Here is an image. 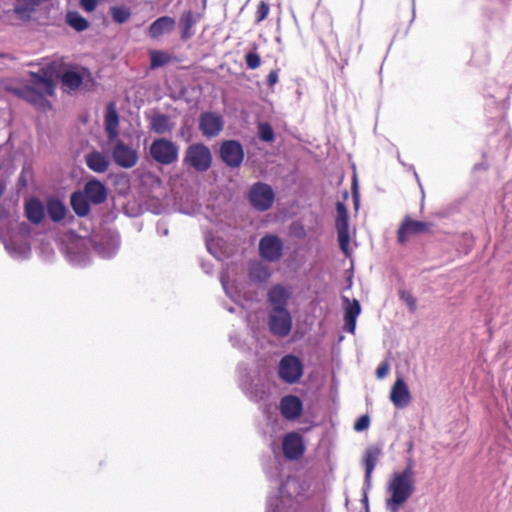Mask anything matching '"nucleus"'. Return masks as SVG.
<instances>
[{
	"label": "nucleus",
	"mask_w": 512,
	"mask_h": 512,
	"mask_svg": "<svg viewBox=\"0 0 512 512\" xmlns=\"http://www.w3.org/2000/svg\"><path fill=\"white\" fill-rule=\"evenodd\" d=\"M387 490L390 497L386 499V507L391 512H398L415 490V478H411L410 470L395 471L389 480Z\"/></svg>",
	"instance_id": "obj_1"
},
{
	"label": "nucleus",
	"mask_w": 512,
	"mask_h": 512,
	"mask_svg": "<svg viewBox=\"0 0 512 512\" xmlns=\"http://www.w3.org/2000/svg\"><path fill=\"white\" fill-rule=\"evenodd\" d=\"M213 156L211 150L204 144H192L187 147L183 164L198 172L207 171L212 167Z\"/></svg>",
	"instance_id": "obj_2"
},
{
	"label": "nucleus",
	"mask_w": 512,
	"mask_h": 512,
	"mask_svg": "<svg viewBox=\"0 0 512 512\" xmlns=\"http://www.w3.org/2000/svg\"><path fill=\"white\" fill-rule=\"evenodd\" d=\"M178 147L175 142L159 138L152 141L150 145V156L160 165H171L177 161Z\"/></svg>",
	"instance_id": "obj_3"
},
{
	"label": "nucleus",
	"mask_w": 512,
	"mask_h": 512,
	"mask_svg": "<svg viewBox=\"0 0 512 512\" xmlns=\"http://www.w3.org/2000/svg\"><path fill=\"white\" fill-rule=\"evenodd\" d=\"M303 375V363L298 356L293 354L284 355L278 365L279 379L294 384L300 381Z\"/></svg>",
	"instance_id": "obj_4"
},
{
	"label": "nucleus",
	"mask_w": 512,
	"mask_h": 512,
	"mask_svg": "<svg viewBox=\"0 0 512 512\" xmlns=\"http://www.w3.org/2000/svg\"><path fill=\"white\" fill-rule=\"evenodd\" d=\"M273 188L265 182H255L249 190V200L251 205L260 211H265L273 206L274 201Z\"/></svg>",
	"instance_id": "obj_5"
},
{
	"label": "nucleus",
	"mask_w": 512,
	"mask_h": 512,
	"mask_svg": "<svg viewBox=\"0 0 512 512\" xmlns=\"http://www.w3.org/2000/svg\"><path fill=\"white\" fill-rule=\"evenodd\" d=\"M434 225L430 222H421L406 216L397 230V240L400 244L407 243L410 236L432 234Z\"/></svg>",
	"instance_id": "obj_6"
},
{
	"label": "nucleus",
	"mask_w": 512,
	"mask_h": 512,
	"mask_svg": "<svg viewBox=\"0 0 512 512\" xmlns=\"http://www.w3.org/2000/svg\"><path fill=\"white\" fill-rule=\"evenodd\" d=\"M245 152L238 140H225L220 146V158L228 167L239 168L244 160Z\"/></svg>",
	"instance_id": "obj_7"
},
{
	"label": "nucleus",
	"mask_w": 512,
	"mask_h": 512,
	"mask_svg": "<svg viewBox=\"0 0 512 512\" xmlns=\"http://www.w3.org/2000/svg\"><path fill=\"white\" fill-rule=\"evenodd\" d=\"M268 325L273 335L285 337L291 333L292 316L288 310H271L268 316Z\"/></svg>",
	"instance_id": "obj_8"
},
{
	"label": "nucleus",
	"mask_w": 512,
	"mask_h": 512,
	"mask_svg": "<svg viewBox=\"0 0 512 512\" xmlns=\"http://www.w3.org/2000/svg\"><path fill=\"white\" fill-rule=\"evenodd\" d=\"M259 254L265 261H279L283 254V243L280 237L267 234L259 240Z\"/></svg>",
	"instance_id": "obj_9"
},
{
	"label": "nucleus",
	"mask_w": 512,
	"mask_h": 512,
	"mask_svg": "<svg viewBox=\"0 0 512 512\" xmlns=\"http://www.w3.org/2000/svg\"><path fill=\"white\" fill-rule=\"evenodd\" d=\"M224 120L221 114L212 111L202 112L199 118V129L204 137L214 138L221 134Z\"/></svg>",
	"instance_id": "obj_10"
},
{
	"label": "nucleus",
	"mask_w": 512,
	"mask_h": 512,
	"mask_svg": "<svg viewBox=\"0 0 512 512\" xmlns=\"http://www.w3.org/2000/svg\"><path fill=\"white\" fill-rule=\"evenodd\" d=\"M282 452L289 460H298L304 455L305 444L298 432H288L282 439Z\"/></svg>",
	"instance_id": "obj_11"
},
{
	"label": "nucleus",
	"mask_w": 512,
	"mask_h": 512,
	"mask_svg": "<svg viewBox=\"0 0 512 512\" xmlns=\"http://www.w3.org/2000/svg\"><path fill=\"white\" fill-rule=\"evenodd\" d=\"M112 157L116 165L123 168H132L138 161L137 151L125 145L121 140L117 141L112 151Z\"/></svg>",
	"instance_id": "obj_12"
},
{
	"label": "nucleus",
	"mask_w": 512,
	"mask_h": 512,
	"mask_svg": "<svg viewBox=\"0 0 512 512\" xmlns=\"http://www.w3.org/2000/svg\"><path fill=\"white\" fill-rule=\"evenodd\" d=\"M85 78H91V72L83 66H71L69 64L61 81L63 86L69 90H76L81 87Z\"/></svg>",
	"instance_id": "obj_13"
},
{
	"label": "nucleus",
	"mask_w": 512,
	"mask_h": 512,
	"mask_svg": "<svg viewBox=\"0 0 512 512\" xmlns=\"http://www.w3.org/2000/svg\"><path fill=\"white\" fill-rule=\"evenodd\" d=\"M291 293L281 284L272 285L267 293V302L272 305V310H288L287 305Z\"/></svg>",
	"instance_id": "obj_14"
},
{
	"label": "nucleus",
	"mask_w": 512,
	"mask_h": 512,
	"mask_svg": "<svg viewBox=\"0 0 512 512\" xmlns=\"http://www.w3.org/2000/svg\"><path fill=\"white\" fill-rule=\"evenodd\" d=\"M30 85L44 94L45 97L46 95H53L55 92V83L50 79L45 68L40 69L39 72L30 73Z\"/></svg>",
	"instance_id": "obj_15"
},
{
	"label": "nucleus",
	"mask_w": 512,
	"mask_h": 512,
	"mask_svg": "<svg viewBox=\"0 0 512 512\" xmlns=\"http://www.w3.org/2000/svg\"><path fill=\"white\" fill-rule=\"evenodd\" d=\"M303 411V404L297 396H285L280 400L281 416L288 420L298 419Z\"/></svg>",
	"instance_id": "obj_16"
},
{
	"label": "nucleus",
	"mask_w": 512,
	"mask_h": 512,
	"mask_svg": "<svg viewBox=\"0 0 512 512\" xmlns=\"http://www.w3.org/2000/svg\"><path fill=\"white\" fill-rule=\"evenodd\" d=\"M390 399L396 408H405L411 402V393L407 384L402 378H398L394 383Z\"/></svg>",
	"instance_id": "obj_17"
},
{
	"label": "nucleus",
	"mask_w": 512,
	"mask_h": 512,
	"mask_svg": "<svg viewBox=\"0 0 512 512\" xmlns=\"http://www.w3.org/2000/svg\"><path fill=\"white\" fill-rule=\"evenodd\" d=\"M84 193L89 202L95 205L104 203L108 196L106 187L97 179H91L85 183Z\"/></svg>",
	"instance_id": "obj_18"
},
{
	"label": "nucleus",
	"mask_w": 512,
	"mask_h": 512,
	"mask_svg": "<svg viewBox=\"0 0 512 512\" xmlns=\"http://www.w3.org/2000/svg\"><path fill=\"white\" fill-rule=\"evenodd\" d=\"M347 304L344 310V329L351 334L355 333L357 318L361 312V306L355 298L350 302L348 297H344Z\"/></svg>",
	"instance_id": "obj_19"
},
{
	"label": "nucleus",
	"mask_w": 512,
	"mask_h": 512,
	"mask_svg": "<svg viewBox=\"0 0 512 512\" xmlns=\"http://www.w3.org/2000/svg\"><path fill=\"white\" fill-rule=\"evenodd\" d=\"M382 455V446L371 445L364 453L363 462L365 467V480L366 483H371L372 473L377 466V461Z\"/></svg>",
	"instance_id": "obj_20"
},
{
	"label": "nucleus",
	"mask_w": 512,
	"mask_h": 512,
	"mask_svg": "<svg viewBox=\"0 0 512 512\" xmlns=\"http://www.w3.org/2000/svg\"><path fill=\"white\" fill-rule=\"evenodd\" d=\"M175 26L176 21L173 17L168 15L160 16L151 23L148 33L151 39H159L162 34L173 31Z\"/></svg>",
	"instance_id": "obj_21"
},
{
	"label": "nucleus",
	"mask_w": 512,
	"mask_h": 512,
	"mask_svg": "<svg viewBox=\"0 0 512 512\" xmlns=\"http://www.w3.org/2000/svg\"><path fill=\"white\" fill-rule=\"evenodd\" d=\"M25 214L32 224H39L45 217V209L38 198H31L25 203Z\"/></svg>",
	"instance_id": "obj_22"
},
{
	"label": "nucleus",
	"mask_w": 512,
	"mask_h": 512,
	"mask_svg": "<svg viewBox=\"0 0 512 512\" xmlns=\"http://www.w3.org/2000/svg\"><path fill=\"white\" fill-rule=\"evenodd\" d=\"M118 125H119V117H118L117 109L115 107V103L111 102L108 104L106 114H105V128H106L109 140H113V139L117 138Z\"/></svg>",
	"instance_id": "obj_23"
},
{
	"label": "nucleus",
	"mask_w": 512,
	"mask_h": 512,
	"mask_svg": "<svg viewBox=\"0 0 512 512\" xmlns=\"http://www.w3.org/2000/svg\"><path fill=\"white\" fill-rule=\"evenodd\" d=\"M248 276L254 283H265L271 277L270 268L262 262L251 263L248 268Z\"/></svg>",
	"instance_id": "obj_24"
},
{
	"label": "nucleus",
	"mask_w": 512,
	"mask_h": 512,
	"mask_svg": "<svg viewBox=\"0 0 512 512\" xmlns=\"http://www.w3.org/2000/svg\"><path fill=\"white\" fill-rule=\"evenodd\" d=\"M196 23L195 14L191 10L185 11L179 18V28L181 30V39L187 41L194 35L193 26Z\"/></svg>",
	"instance_id": "obj_25"
},
{
	"label": "nucleus",
	"mask_w": 512,
	"mask_h": 512,
	"mask_svg": "<svg viewBox=\"0 0 512 512\" xmlns=\"http://www.w3.org/2000/svg\"><path fill=\"white\" fill-rule=\"evenodd\" d=\"M174 122L169 119L167 114L157 113L150 119V128L159 135L170 132L174 128Z\"/></svg>",
	"instance_id": "obj_26"
},
{
	"label": "nucleus",
	"mask_w": 512,
	"mask_h": 512,
	"mask_svg": "<svg viewBox=\"0 0 512 512\" xmlns=\"http://www.w3.org/2000/svg\"><path fill=\"white\" fill-rule=\"evenodd\" d=\"M23 97L39 109H50L51 104L39 90L34 89L31 84L23 90Z\"/></svg>",
	"instance_id": "obj_27"
},
{
	"label": "nucleus",
	"mask_w": 512,
	"mask_h": 512,
	"mask_svg": "<svg viewBox=\"0 0 512 512\" xmlns=\"http://www.w3.org/2000/svg\"><path fill=\"white\" fill-rule=\"evenodd\" d=\"M71 206L74 213L80 217L88 215L91 210L89 199L84 192L72 193Z\"/></svg>",
	"instance_id": "obj_28"
},
{
	"label": "nucleus",
	"mask_w": 512,
	"mask_h": 512,
	"mask_svg": "<svg viewBox=\"0 0 512 512\" xmlns=\"http://www.w3.org/2000/svg\"><path fill=\"white\" fill-rule=\"evenodd\" d=\"M86 164L95 172H105L109 168V159L101 152L93 151L86 156Z\"/></svg>",
	"instance_id": "obj_29"
},
{
	"label": "nucleus",
	"mask_w": 512,
	"mask_h": 512,
	"mask_svg": "<svg viewBox=\"0 0 512 512\" xmlns=\"http://www.w3.org/2000/svg\"><path fill=\"white\" fill-rule=\"evenodd\" d=\"M68 66L69 64L63 58H59L46 64L44 68L51 80L60 79L62 81Z\"/></svg>",
	"instance_id": "obj_30"
},
{
	"label": "nucleus",
	"mask_w": 512,
	"mask_h": 512,
	"mask_svg": "<svg viewBox=\"0 0 512 512\" xmlns=\"http://www.w3.org/2000/svg\"><path fill=\"white\" fill-rule=\"evenodd\" d=\"M47 213L48 216L58 223V221H61L64 219L66 214L65 205L63 202L59 199L52 198L49 199L47 202Z\"/></svg>",
	"instance_id": "obj_31"
},
{
	"label": "nucleus",
	"mask_w": 512,
	"mask_h": 512,
	"mask_svg": "<svg viewBox=\"0 0 512 512\" xmlns=\"http://www.w3.org/2000/svg\"><path fill=\"white\" fill-rule=\"evenodd\" d=\"M66 22L77 32H83L89 27L87 19L77 12L67 13Z\"/></svg>",
	"instance_id": "obj_32"
},
{
	"label": "nucleus",
	"mask_w": 512,
	"mask_h": 512,
	"mask_svg": "<svg viewBox=\"0 0 512 512\" xmlns=\"http://www.w3.org/2000/svg\"><path fill=\"white\" fill-rule=\"evenodd\" d=\"M149 54L150 69H157V67L164 66L171 61V55L168 52L151 50Z\"/></svg>",
	"instance_id": "obj_33"
},
{
	"label": "nucleus",
	"mask_w": 512,
	"mask_h": 512,
	"mask_svg": "<svg viewBox=\"0 0 512 512\" xmlns=\"http://www.w3.org/2000/svg\"><path fill=\"white\" fill-rule=\"evenodd\" d=\"M110 14L112 20L118 24H123L131 17V10L127 6H112L110 7Z\"/></svg>",
	"instance_id": "obj_34"
},
{
	"label": "nucleus",
	"mask_w": 512,
	"mask_h": 512,
	"mask_svg": "<svg viewBox=\"0 0 512 512\" xmlns=\"http://www.w3.org/2000/svg\"><path fill=\"white\" fill-rule=\"evenodd\" d=\"M337 231L349 230V217L347 209L342 203L337 204V218H336Z\"/></svg>",
	"instance_id": "obj_35"
},
{
	"label": "nucleus",
	"mask_w": 512,
	"mask_h": 512,
	"mask_svg": "<svg viewBox=\"0 0 512 512\" xmlns=\"http://www.w3.org/2000/svg\"><path fill=\"white\" fill-rule=\"evenodd\" d=\"M258 136L264 142H273L275 137L271 124L268 122H260L258 124Z\"/></svg>",
	"instance_id": "obj_36"
},
{
	"label": "nucleus",
	"mask_w": 512,
	"mask_h": 512,
	"mask_svg": "<svg viewBox=\"0 0 512 512\" xmlns=\"http://www.w3.org/2000/svg\"><path fill=\"white\" fill-rule=\"evenodd\" d=\"M399 296L402 302L406 304L411 313H414L417 310V300L414 298L410 291L400 290Z\"/></svg>",
	"instance_id": "obj_37"
},
{
	"label": "nucleus",
	"mask_w": 512,
	"mask_h": 512,
	"mask_svg": "<svg viewBox=\"0 0 512 512\" xmlns=\"http://www.w3.org/2000/svg\"><path fill=\"white\" fill-rule=\"evenodd\" d=\"M270 12V6L265 1H261L258 3L255 11V22L257 24L266 20L268 14Z\"/></svg>",
	"instance_id": "obj_38"
},
{
	"label": "nucleus",
	"mask_w": 512,
	"mask_h": 512,
	"mask_svg": "<svg viewBox=\"0 0 512 512\" xmlns=\"http://www.w3.org/2000/svg\"><path fill=\"white\" fill-rule=\"evenodd\" d=\"M338 234V242L339 245L344 252L345 255L349 253V244H350V234L349 230H342V232H337Z\"/></svg>",
	"instance_id": "obj_39"
},
{
	"label": "nucleus",
	"mask_w": 512,
	"mask_h": 512,
	"mask_svg": "<svg viewBox=\"0 0 512 512\" xmlns=\"http://www.w3.org/2000/svg\"><path fill=\"white\" fill-rule=\"evenodd\" d=\"M246 65L249 69L255 70L262 63L260 55L255 52H248L245 56Z\"/></svg>",
	"instance_id": "obj_40"
},
{
	"label": "nucleus",
	"mask_w": 512,
	"mask_h": 512,
	"mask_svg": "<svg viewBox=\"0 0 512 512\" xmlns=\"http://www.w3.org/2000/svg\"><path fill=\"white\" fill-rule=\"evenodd\" d=\"M369 425H370V419H369L368 414H363L355 422L354 429L356 431H364V430L368 429Z\"/></svg>",
	"instance_id": "obj_41"
},
{
	"label": "nucleus",
	"mask_w": 512,
	"mask_h": 512,
	"mask_svg": "<svg viewBox=\"0 0 512 512\" xmlns=\"http://www.w3.org/2000/svg\"><path fill=\"white\" fill-rule=\"evenodd\" d=\"M98 3V0H80L81 8L86 12L95 11L96 7L98 6Z\"/></svg>",
	"instance_id": "obj_42"
},
{
	"label": "nucleus",
	"mask_w": 512,
	"mask_h": 512,
	"mask_svg": "<svg viewBox=\"0 0 512 512\" xmlns=\"http://www.w3.org/2000/svg\"><path fill=\"white\" fill-rule=\"evenodd\" d=\"M24 4L23 8H20L19 11H33L35 6L39 5L45 0H20Z\"/></svg>",
	"instance_id": "obj_43"
},
{
	"label": "nucleus",
	"mask_w": 512,
	"mask_h": 512,
	"mask_svg": "<svg viewBox=\"0 0 512 512\" xmlns=\"http://www.w3.org/2000/svg\"><path fill=\"white\" fill-rule=\"evenodd\" d=\"M279 81V69H275L269 72L267 75V84L269 88H273Z\"/></svg>",
	"instance_id": "obj_44"
},
{
	"label": "nucleus",
	"mask_w": 512,
	"mask_h": 512,
	"mask_svg": "<svg viewBox=\"0 0 512 512\" xmlns=\"http://www.w3.org/2000/svg\"><path fill=\"white\" fill-rule=\"evenodd\" d=\"M389 372V366L388 363L384 362L378 366L376 369V377L379 379H383L387 376Z\"/></svg>",
	"instance_id": "obj_45"
},
{
	"label": "nucleus",
	"mask_w": 512,
	"mask_h": 512,
	"mask_svg": "<svg viewBox=\"0 0 512 512\" xmlns=\"http://www.w3.org/2000/svg\"><path fill=\"white\" fill-rule=\"evenodd\" d=\"M408 470H410V478H415V474H414V461H413L412 458H409L407 460L405 468L402 469V471H408Z\"/></svg>",
	"instance_id": "obj_46"
}]
</instances>
